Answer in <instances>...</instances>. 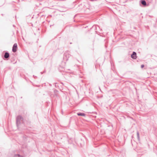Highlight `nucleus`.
<instances>
[{"label":"nucleus","instance_id":"nucleus-1","mask_svg":"<svg viewBox=\"0 0 157 157\" xmlns=\"http://www.w3.org/2000/svg\"><path fill=\"white\" fill-rule=\"evenodd\" d=\"M17 48V44L16 43L14 44L13 47V52H16Z\"/></svg>","mask_w":157,"mask_h":157},{"label":"nucleus","instance_id":"nucleus-4","mask_svg":"<svg viewBox=\"0 0 157 157\" xmlns=\"http://www.w3.org/2000/svg\"><path fill=\"white\" fill-rule=\"evenodd\" d=\"M141 3L144 6H146V2L144 0L142 1H141Z\"/></svg>","mask_w":157,"mask_h":157},{"label":"nucleus","instance_id":"nucleus-5","mask_svg":"<svg viewBox=\"0 0 157 157\" xmlns=\"http://www.w3.org/2000/svg\"><path fill=\"white\" fill-rule=\"evenodd\" d=\"M77 115L78 116H85V114L83 113H77Z\"/></svg>","mask_w":157,"mask_h":157},{"label":"nucleus","instance_id":"nucleus-2","mask_svg":"<svg viewBox=\"0 0 157 157\" xmlns=\"http://www.w3.org/2000/svg\"><path fill=\"white\" fill-rule=\"evenodd\" d=\"M131 57L133 59H135L137 58L136 53L133 52L132 54L131 55Z\"/></svg>","mask_w":157,"mask_h":157},{"label":"nucleus","instance_id":"nucleus-6","mask_svg":"<svg viewBox=\"0 0 157 157\" xmlns=\"http://www.w3.org/2000/svg\"><path fill=\"white\" fill-rule=\"evenodd\" d=\"M144 66L143 65H141V68H143L144 67Z\"/></svg>","mask_w":157,"mask_h":157},{"label":"nucleus","instance_id":"nucleus-3","mask_svg":"<svg viewBox=\"0 0 157 157\" xmlns=\"http://www.w3.org/2000/svg\"><path fill=\"white\" fill-rule=\"evenodd\" d=\"M9 54L7 52H6L4 55V57L6 58H7L9 57Z\"/></svg>","mask_w":157,"mask_h":157}]
</instances>
